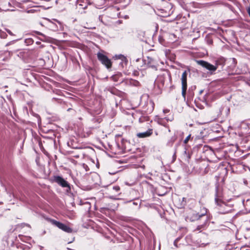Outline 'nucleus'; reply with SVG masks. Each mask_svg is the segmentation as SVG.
<instances>
[{
  "label": "nucleus",
  "mask_w": 250,
  "mask_h": 250,
  "mask_svg": "<svg viewBox=\"0 0 250 250\" xmlns=\"http://www.w3.org/2000/svg\"><path fill=\"white\" fill-rule=\"evenodd\" d=\"M113 193L115 194H120V188L119 186L112 187Z\"/></svg>",
  "instance_id": "obj_14"
},
{
  "label": "nucleus",
  "mask_w": 250,
  "mask_h": 250,
  "mask_svg": "<svg viewBox=\"0 0 250 250\" xmlns=\"http://www.w3.org/2000/svg\"><path fill=\"white\" fill-rule=\"evenodd\" d=\"M152 133L153 129L149 128L146 132L137 133L136 136L139 138H143L150 136Z\"/></svg>",
  "instance_id": "obj_10"
},
{
  "label": "nucleus",
  "mask_w": 250,
  "mask_h": 250,
  "mask_svg": "<svg viewBox=\"0 0 250 250\" xmlns=\"http://www.w3.org/2000/svg\"><path fill=\"white\" fill-rule=\"evenodd\" d=\"M243 203L246 209L248 211H250V198L245 196L243 200Z\"/></svg>",
  "instance_id": "obj_12"
},
{
  "label": "nucleus",
  "mask_w": 250,
  "mask_h": 250,
  "mask_svg": "<svg viewBox=\"0 0 250 250\" xmlns=\"http://www.w3.org/2000/svg\"><path fill=\"white\" fill-rule=\"evenodd\" d=\"M155 134H156V135H158V133H157V132H156V133H155Z\"/></svg>",
  "instance_id": "obj_29"
},
{
  "label": "nucleus",
  "mask_w": 250,
  "mask_h": 250,
  "mask_svg": "<svg viewBox=\"0 0 250 250\" xmlns=\"http://www.w3.org/2000/svg\"><path fill=\"white\" fill-rule=\"evenodd\" d=\"M24 42L27 45H29L33 43L34 41L32 38H27L25 39Z\"/></svg>",
  "instance_id": "obj_15"
},
{
  "label": "nucleus",
  "mask_w": 250,
  "mask_h": 250,
  "mask_svg": "<svg viewBox=\"0 0 250 250\" xmlns=\"http://www.w3.org/2000/svg\"><path fill=\"white\" fill-rule=\"evenodd\" d=\"M226 63V60L223 57L218 58L215 61V66H216V69L219 66H224Z\"/></svg>",
  "instance_id": "obj_11"
},
{
  "label": "nucleus",
  "mask_w": 250,
  "mask_h": 250,
  "mask_svg": "<svg viewBox=\"0 0 250 250\" xmlns=\"http://www.w3.org/2000/svg\"><path fill=\"white\" fill-rule=\"evenodd\" d=\"M187 76L188 72L187 71H185L182 75L181 77V83H182V95L184 98L186 97L187 90L188 87L187 85Z\"/></svg>",
  "instance_id": "obj_7"
},
{
  "label": "nucleus",
  "mask_w": 250,
  "mask_h": 250,
  "mask_svg": "<svg viewBox=\"0 0 250 250\" xmlns=\"http://www.w3.org/2000/svg\"><path fill=\"white\" fill-rule=\"evenodd\" d=\"M163 112L164 113H167L169 112V110L167 109H166L163 110Z\"/></svg>",
  "instance_id": "obj_22"
},
{
  "label": "nucleus",
  "mask_w": 250,
  "mask_h": 250,
  "mask_svg": "<svg viewBox=\"0 0 250 250\" xmlns=\"http://www.w3.org/2000/svg\"><path fill=\"white\" fill-rule=\"evenodd\" d=\"M97 55L98 60L107 68H110L112 67V62L106 55L100 52H98Z\"/></svg>",
  "instance_id": "obj_4"
},
{
  "label": "nucleus",
  "mask_w": 250,
  "mask_h": 250,
  "mask_svg": "<svg viewBox=\"0 0 250 250\" xmlns=\"http://www.w3.org/2000/svg\"><path fill=\"white\" fill-rule=\"evenodd\" d=\"M122 57L124 59H125V58L124 56H122Z\"/></svg>",
  "instance_id": "obj_28"
},
{
  "label": "nucleus",
  "mask_w": 250,
  "mask_h": 250,
  "mask_svg": "<svg viewBox=\"0 0 250 250\" xmlns=\"http://www.w3.org/2000/svg\"><path fill=\"white\" fill-rule=\"evenodd\" d=\"M81 153L83 156H84V153L82 150H81Z\"/></svg>",
  "instance_id": "obj_26"
},
{
  "label": "nucleus",
  "mask_w": 250,
  "mask_h": 250,
  "mask_svg": "<svg viewBox=\"0 0 250 250\" xmlns=\"http://www.w3.org/2000/svg\"><path fill=\"white\" fill-rule=\"evenodd\" d=\"M5 31L11 36H15V34H13L12 31L9 29H5Z\"/></svg>",
  "instance_id": "obj_20"
},
{
  "label": "nucleus",
  "mask_w": 250,
  "mask_h": 250,
  "mask_svg": "<svg viewBox=\"0 0 250 250\" xmlns=\"http://www.w3.org/2000/svg\"><path fill=\"white\" fill-rule=\"evenodd\" d=\"M224 191L222 185L217 183L215 185V203L220 202L223 200Z\"/></svg>",
  "instance_id": "obj_2"
},
{
  "label": "nucleus",
  "mask_w": 250,
  "mask_h": 250,
  "mask_svg": "<svg viewBox=\"0 0 250 250\" xmlns=\"http://www.w3.org/2000/svg\"><path fill=\"white\" fill-rule=\"evenodd\" d=\"M49 221L52 225L57 227L58 228L66 232L71 233L72 232V229L71 228L62 223L54 219H50Z\"/></svg>",
  "instance_id": "obj_6"
},
{
  "label": "nucleus",
  "mask_w": 250,
  "mask_h": 250,
  "mask_svg": "<svg viewBox=\"0 0 250 250\" xmlns=\"http://www.w3.org/2000/svg\"><path fill=\"white\" fill-rule=\"evenodd\" d=\"M201 221V224L199 225L196 229H195L196 230H199L201 231V230L204 228L205 226L206 225V224L208 223V218H207V221L204 223L203 221Z\"/></svg>",
  "instance_id": "obj_13"
},
{
  "label": "nucleus",
  "mask_w": 250,
  "mask_h": 250,
  "mask_svg": "<svg viewBox=\"0 0 250 250\" xmlns=\"http://www.w3.org/2000/svg\"><path fill=\"white\" fill-rule=\"evenodd\" d=\"M150 103L152 105V107L153 108L154 107V103L152 101H150Z\"/></svg>",
  "instance_id": "obj_24"
},
{
  "label": "nucleus",
  "mask_w": 250,
  "mask_h": 250,
  "mask_svg": "<svg viewBox=\"0 0 250 250\" xmlns=\"http://www.w3.org/2000/svg\"><path fill=\"white\" fill-rule=\"evenodd\" d=\"M191 138V134H189L187 137L184 140V143L185 144H187L188 141L189 140V139H190Z\"/></svg>",
  "instance_id": "obj_18"
},
{
  "label": "nucleus",
  "mask_w": 250,
  "mask_h": 250,
  "mask_svg": "<svg viewBox=\"0 0 250 250\" xmlns=\"http://www.w3.org/2000/svg\"><path fill=\"white\" fill-rule=\"evenodd\" d=\"M180 240V238H177L174 242V246L176 247V248H178V246L177 245V243L179 241V240Z\"/></svg>",
  "instance_id": "obj_21"
},
{
  "label": "nucleus",
  "mask_w": 250,
  "mask_h": 250,
  "mask_svg": "<svg viewBox=\"0 0 250 250\" xmlns=\"http://www.w3.org/2000/svg\"><path fill=\"white\" fill-rule=\"evenodd\" d=\"M244 225L247 229H248V230L250 229V220L249 221H246L244 222Z\"/></svg>",
  "instance_id": "obj_17"
},
{
  "label": "nucleus",
  "mask_w": 250,
  "mask_h": 250,
  "mask_svg": "<svg viewBox=\"0 0 250 250\" xmlns=\"http://www.w3.org/2000/svg\"><path fill=\"white\" fill-rule=\"evenodd\" d=\"M74 157L76 158H79L80 157V155H77V154H76L75 155H74Z\"/></svg>",
  "instance_id": "obj_25"
},
{
  "label": "nucleus",
  "mask_w": 250,
  "mask_h": 250,
  "mask_svg": "<svg viewBox=\"0 0 250 250\" xmlns=\"http://www.w3.org/2000/svg\"><path fill=\"white\" fill-rule=\"evenodd\" d=\"M53 181L62 188H70L69 184L68 182L60 176H54L53 177Z\"/></svg>",
  "instance_id": "obj_8"
},
{
  "label": "nucleus",
  "mask_w": 250,
  "mask_h": 250,
  "mask_svg": "<svg viewBox=\"0 0 250 250\" xmlns=\"http://www.w3.org/2000/svg\"><path fill=\"white\" fill-rule=\"evenodd\" d=\"M165 119H166V120H167V121H172L173 120V118H172L171 119H168V118H166V117L165 118Z\"/></svg>",
  "instance_id": "obj_23"
},
{
  "label": "nucleus",
  "mask_w": 250,
  "mask_h": 250,
  "mask_svg": "<svg viewBox=\"0 0 250 250\" xmlns=\"http://www.w3.org/2000/svg\"><path fill=\"white\" fill-rule=\"evenodd\" d=\"M121 76V74L114 75L112 76L111 79L114 82H117L118 81L119 77H120Z\"/></svg>",
  "instance_id": "obj_16"
},
{
  "label": "nucleus",
  "mask_w": 250,
  "mask_h": 250,
  "mask_svg": "<svg viewBox=\"0 0 250 250\" xmlns=\"http://www.w3.org/2000/svg\"><path fill=\"white\" fill-rule=\"evenodd\" d=\"M197 63L209 71L211 74H213L217 70L216 66L212 65L208 62L204 60H196Z\"/></svg>",
  "instance_id": "obj_3"
},
{
  "label": "nucleus",
  "mask_w": 250,
  "mask_h": 250,
  "mask_svg": "<svg viewBox=\"0 0 250 250\" xmlns=\"http://www.w3.org/2000/svg\"><path fill=\"white\" fill-rule=\"evenodd\" d=\"M166 78L164 75H160L156 80V84L159 88H163L165 82Z\"/></svg>",
  "instance_id": "obj_9"
},
{
  "label": "nucleus",
  "mask_w": 250,
  "mask_h": 250,
  "mask_svg": "<svg viewBox=\"0 0 250 250\" xmlns=\"http://www.w3.org/2000/svg\"><path fill=\"white\" fill-rule=\"evenodd\" d=\"M216 204L218 207V211L221 214H226L231 211V208L223 200L220 202H216Z\"/></svg>",
  "instance_id": "obj_5"
},
{
  "label": "nucleus",
  "mask_w": 250,
  "mask_h": 250,
  "mask_svg": "<svg viewBox=\"0 0 250 250\" xmlns=\"http://www.w3.org/2000/svg\"><path fill=\"white\" fill-rule=\"evenodd\" d=\"M205 213H199L196 211L189 208L186 211L185 219L187 221L194 222L196 221H203L205 223L207 221L208 215Z\"/></svg>",
  "instance_id": "obj_1"
},
{
  "label": "nucleus",
  "mask_w": 250,
  "mask_h": 250,
  "mask_svg": "<svg viewBox=\"0 0 250 250\" xmlns=\"http://www.w3.org/2000/svg\"><path fill=\"white\" fill-rule=\"evenodd\" d=\"M147 67L148 68H152L153 69H154V70H157V67L156 65H150V64H147Z\"/></svg>",
  "instance_id": "obj_19"
},
{
  "label": "nucleus",
  "mask_w": 250,
  "mask_h": 250,
  "mask_svg": "<svg viewBox=\"0 0 250 250\" xmlns=\"http://www.w3.org/2000/svg\"><path fill=\"white\" fill-rule=\"evenodd\" d=\"M133 204L134 205H137V203H135V202H133Z\"/></svg>",
  "instance_id": "obj_27"
}]
</instances>
